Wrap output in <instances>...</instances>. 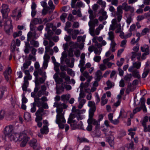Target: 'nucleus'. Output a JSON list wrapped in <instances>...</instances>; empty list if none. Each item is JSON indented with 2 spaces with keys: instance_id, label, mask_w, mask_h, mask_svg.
Here are the masks:
<instances>
[{
  "instance_id": "nucleus-7",
  "label": "nucleus",
  "mask_w": 150,
  "mask_h": 150,
  "mask_svg": "<svg viewBox=\"0 0 150 150\" xmlns=\"http://www.w3.org/2000/svg\"><path fill=\"white\" fill-rule=\"evenodd\" d=\"M18 141H21L20 144V146L21 147H24L25 146L29 139L28 137L26 134L24 132L21 133L19 134H18Z\"/></svg>"
},
{
  "instance_id": "nucleus-15",
  "label": "nucleus",
  "mask_w": 150,
  "mask_h": 150,
  "mask_svg": "<svg viewBox=\"0 0 150 150\" xmlns=\"http://www.w3.org/2000/svg\"><path fill=\"white\" fill-rule=\"evenodd\" d=\"M126 113L123 110H121L120 112V115L118 117L117 119H115L114 120H112L111 122L113 124L116 125L119 123V121L118 119L120 117H122V118L125 117H126Z\"/></svg>"
},
{
  "instance_id": "nucleus-25",
  "label": "nucleus",
  "mask_w": 150,
  "mask_h": 150,
  "mask_svg": "<svg viewBox=\"0 0 150 150\" xmlns=\"http://www.w3.org/2000/svg\"><path fill=\"white\" fill-rule=\"evenodd\" d=\"M38 37L36 36V33H33L30 31L28 32L27 34V41L29 42L31 39L33 40L36 39L38 38Z\"/></svg>"
},
{
  "instance_id": "nucleus-4",
  "label": "nucleus",
  "mask_w": 150,
  "mask_h": 150,
  "mask_svg": "<svg viewBox=\"0 0 150 150\" xmlns=\"http://www.w3.org/2000/svg\"><path fill=\"white\" fill-rule=\"evenodd\" d=\"M117 11L115 14V17L118 23L120 22L121 21L123 13V10L125 12L129 11L131 13H133L134 11V8L129 6L126 2L123 3L122 5H119L117 8Z\"/></svg>"
},
{
  "instance_id": "nucleus-52",
  "label": "nucleus",
  "mask_w": 150,
  "mask_h": 150,
  "mask_svg": "<svg viewBox=\"0 0 150 150\" xmlns=\"http://www.w3.org/2000/svg\"><path fill=\"white\" fill-rule=\"evenodd\" d=\"M97 3L102 6V7L104 8L106 6V3L102 0H98L97 1Z\"/></svg>"
},
{
  "instance_id": "nucleus-56",
  "label": "nucleus",
  "mask_w": 150,
  "mask_h": 150,
  "mask_svg": "<svg viewBox=\"0 0 150 150\" xmlns=\"http://www.w3.org/2000/svg\"><path fill=\"white\" fill-rule=\"evenodd\" d=\"M50 58V57L49 55L45 52V54L44 56V62H48Z\"/></svg>"
},
{
  "instance_id": "nucleus-48",
  "label": "nucleus",
  "mask_w": 150,
  "mask_h": 150,
  "mask_svg": "<svg viewBox=\"0 0 150 150\" xmlns=\"http://www.w3.org/2000/svg\"><path fill=\"white\" fill-rule=\"evenodd\" d=\"M110 45L111 47L109 50H111L112 52H114L115 51V47L116 45V44L115 43V42H111Z\"/></svg>"
},
{
  "instance_id": "nucleus-50",
  "label": "nucleus",
  "mask_w": 150,
  "mask_h": 150,
  "mask_svg": "<svg viewBox=\"0 0 150 150\" xmlns=\"http://www.w3.org/2000/svg\"><path fill=\"white\" fill-rule=\"evenodd\" d=\"M114 137H112L111 139H110L109 138L108 139V141L109 143L110 146L111 147H112L113 149L114 148Z\"/></svg>"
},
{
  "instance_id": "nucleus-2",
  "label": "nucleus",
  "mask_w": 150,
  "mask_h": 150,
  "mask_svg": "<svg viewBox=\"0 0 150 150\" xmlns=\"http://www.w3.org/2000/svg\"><path fill=\"white\" fill-rule=\"evenodd\" d=\"M71 111V113L70 114L68 119V123L70 124L73 129H75L76 128L82 129L83 126L82 122L80 121L78 122L74 119L75 117L78 120L82 119L80 114V110L76 109V107L73 106Z\"/></svg>"
},
{
  "instance_id": "nucleus-22",
  "label": "nucleus",
  "mask_w": 150,
  "mask_h": 150,
  "mask_svg": "<svg viewBox=\"0 0 150 150\" xmlns=\"http://www.w3.org/2000/svg\"><path fill=\"white\" fill-rule=\"evenodd\" d=\"M116 17V18L113 19L111 21L112 24L110 25L109 30H114L116 27V26L117 25L120 26V24H117V22H118L117 21V17Z\"/></svg>"
},
{
  "instance_id": "nucleus-35",
  "label": "nucleus",
  "mask_w": 150,
  "mask_h": 150,
  "mask_svg": "<svg viewBox=\"0 0 150 150\" xmlns=\"http://www.w3.org/2000/svg\"><path fill=\"white\" fill-rule=\"evenodd\" d=\"M70 98V95L69 94H67L62 95L61 97V99L64 102L67 101Z\"/></svg>"
},
{
  "instance_id": "nucleus-23",
  "label": "nucleus",
  "mask_w": 150,
  "mask_h": 150,
  "mask_svg": "<svg viewBox=\"0 0 150 150\" xmlns=\"http://www.w3.org/2000/svg\"><path fill=\"white\" fill-rule=\"evenodd\" d=\"M18 134L14 133L13 132L7 137L11 141L16 142L18 141Z\"/></svg>"
},
{
  "instance_id": "nucleus-41",
  "label": "nucleus",
  "mask_w": 150,
  "mask_h": 150,
  "mask_svg": "<svg viewBox=\"0 0 150 150\" xmlns=\"http://www.w3.org/2000/svg\"><path fill=\"white\" fill-rule=\"evenodd\" d=\"M109 37L108 38V39L111 41L112 42H114L113 40L114 38V33L112 31H109L108 33Z\"/></svg>"
},
{
  "instance_id": "nucleus-21",
  "label": "nucleus",
  "mask_w": 150,
  "mask_h": 150,
  "mask_svg": "<svg viewBox=\"0 0 150 150\" xmlns=\"http://www.w3.org/2000/svg\"><path fill=\"white\" fill-rule=\"evenodd\" d=\"M18 12V8H16L14 9L12 12V16L13 17H15L16 15H17V21L19 19V18L21 17L22 16L21 12V10H18V13L16 14Z\"/></svg>"
},
{
  "instance_id": "nucleus-27",
  "label": "nucleus",
  "mask_w": 150,
  "mask_h": 150,
  "mask_svg": "<svg viewBox=\"0 0 150 150\" xmlns=\"http://www.w3.org/2000/svg\"><path fill=\"white\" fill-rule=\"evenodd\" d=\"M102 72L100 70H98L95 74V80L97 81H100L102 78Z\"/></svg>"
},
{
  "instance_id": "nucleus-16",
  "label": "nucleus",
  "mask_w": 150,
  "mask_h": 150,
  "mask_svg": "<svg viewBox=\"0 0 150 150\" xmlns=\"http://www.w3.org/2000/svg\"><path fill=\"white\" fill-rule=\"evenodd\" d=\"M98 40L100 43H97L96 45H95V47L98 48H101L103 46H104L107 44L106 41L103 40V38L101 36L98 37Z\"/></svg>"
},
{
  "instance_id": "nucleus-1",
  "label": "nucleus",
  "mask_w": 150,
  "mask_h": 150,
  "mask_svg": "<svg viewBox=\"0 0 150 150\" xmlns=\"http://www.w3.org/2000/svg\"><path fill=\"white\" fill-rule=\"evenodd\" d=\"M54 106L57 108L56 110L57 115L55 122L58 125L59 129H63L64 128L65 132H67L69 129V127L67 124H64L66 123V120L64 117V112H63V110L67 108L68 106L64 103H54Z\"/></svg>"
},
{
  "instance_id": "nucleus-51",
  "label": "nucleus",
  "mask_w": 150,
  "mask_h": 150,
  "mask_svg": "<svg viewBox=\"0 0 150 150\" xmlns=\"http://www.w3.org/2000/svg\"><path fill=\"white\" fill-rule=\"evenodd\" d=\"M132 72L133 75L134 77L138 79L140 78V76L139 75V72L138 71L135 70L133 71H132Z\"/></svg>"
},
{
  "instance_id": "nucleus-29",
  "label": "nucleus",
  "mask_w": 150,
  "mask_h": 150,
  "mask_svg": "<svg viewBox=\"0 0 150 150\" xmlns=\"http://www.w3.org/2000/svg\"><path fill=\"white\" fill-rule=\"evenodd\" d=\"M66 64H67L68 66L71 68L73 67L74 64V59L73 58L71 61V62H70V59H67L65 60Z\"/></svg>"
},
{
  "instance_id": "nucleus-11",
  "label": "nucleus",
  "mask_w": 150,
  "mask_h": 150,
  "mask_svg": "<svg viewBox=\"0 0 150 150\" xmlns=\"http://www.w3.org/2000/svg\"><path fill=\"white\" fill-rule=\"evenodd\" d=\"M47 112V111L44 110L42 108H39L35 113L36 120H42V116L46 114Z\"/></svg>"
},
{
  "instance_id": "nucleus-14",
  "label": "nucleus",
  "mask_w": 150,
  "mask_h": 150,
  "mask_svg": "<svg viewBox=\"0 0 150 150\" xmlns=\"http://www.w3.org/2000/svg\"><path fill=\"white\" fill-rule=\"evenodd\" d=\"M13 127L12 125L6 126L3 131L5 135L7 137L13 132Z\"/></svg>"
},
{
  "instance_id": "nucleus-46",
  "label": "nucleus",
  "mask_w": 150,
  "mask_h": 150,
  "mask_svg": "<svg viewBox=\"0 0 150 150\" xmlns=\"http://www.w3.org/2000/svg\"><path fill=\"white\" fill-rule=\"evenodd\" d=\"M30 43L31 45H32L35 47H38L39 46V43L37 41L35 40H32L30 41Z\"/></svg>"
},
{
  "instance_id": "nucleus-36",
  "label": "nucleus",
  "mask_w": 150,
  "mask_h": 150,
  "mask_svg": "<svg viewBox=\"0 0 150 150\" xmlns=\"http://www.w3.org/2000/svg\"><path fill=\"white\" fill-rule=\"evenodd\" d=\"M136 130V128L135 127L133 128H131L128 130V132H129L128 134L131 136L132 138L134 137V136L135 134V132H133V131H135Z\"/></svg>"
},
{
  "instance_id": "nucleus-31",
  "label": "nucleus",
  "mask_w": 150,
  "mask_h": 150,
  "mask_svg": "<svg viewBox=\"0 0 150 150\" xmlns=\"http://www.w3.org/2000/svg\"><path fill=\"white\" fill-rule=\"evenodd\" d=\"M141 49L142 52L146 53V54H149V47L148 45H145L141 47Z\"/></svg>"
},
{
  "instance_id": "nucleus-58",
  "label": "nucleus",
  "mask_w": 150,
  "mask_h": 150,
  "mask_svg": "<svg viewBox=\"0 0 150 150\" xmlns=\"http://www.w3.org/2000/svg\"><path fill=\"white\" fill-rule=\"evenodd\" d=\"M149 32V29L147 28H144L143 29L141 33V35H145L147 33Z\"/></svg>"
},
{
  "instance_id": "nucleus-30",
  "label": "nucleus",
  "mask_w": 150,
  "mask_h": 150,
  "mask_svg": "<svg viewBox=\"0 0 150 150\" xmlns=\"http://www.w3.org/2000/svg\"><path fill=\"white\" fill-rule=\"evenodd\" d=\"M120 36V37L123 39H126L130 37L132 35V33L129 32L125 34H124V33L122 32H121Z\"/></svg>"
},
{
  "instance_id": "nucleus-57",
  "label": "nucleus",
  "mask_w": 150,
  "mask_h": 150,
  "mask_svg": "<svg viewBox=\"0 0 150 150\" xmlns=\"http://www.w3.org/2000/svg\"><path fill=\"white\" fill-rule=\"evenodd\" d=\"M48 4L50 7V9L52 10H54V9L55 6L54 5L53 2L52 0H50L48 1Z\"/></svg>"
},
{
  "instance_id": "nucleus-59",
  "label": "nucleus",
  "mask_w": 150,
  "mask_h": 150,
  "mask_svg": "<svg viewBox=\"0 0 150 150\" xmlns=\"http://www.w3.org/2000/svg\"><path fill=\"white\" fill-rule=\"evenodd\" d=\"M124 59L123 58H121L120 61L117 62V64L119 67H121L122 65L124 62Z\"/></svg>"
},
{
  "instance_id": "nucleus-54",
  "label": "nucleus",
  "mask_w": 150,
  "mask_h": 150,
  "mask_svg": "<svg viewBox=\"0 0 150 150\" xmlns=\"http://www.w3.org/2000/svg\"><path fill=\"white\" fill-rule=\"evenodd\" d=\"M96 47V48H95L93 50L94 52L96 54L99 55L101 53L102 49L101 48L98 49H97L98 48L97 47Z\"/></svg>"
},
{
  "instance_id": "nucleus-12",
  "label": "nucleus",
  "mask_w": 150,
  "mask_h": 150,
  "mask_svg": "<svg viewBox=\"0 0 150 150\" xmlns=\"http://www.w3.org/2000/svg\"><path fill=\"white\" fill-rule=\"evenodd\" d=\"M30 146L34 149H39L41 148V146L39 143L38 142L36 139H33L29 143Z\"/></svg>"
},
{
  "instance_id": "nucleus-34",
  "label": "nucleus",
  "mask_w": 150,
  "mask_h": 150,
  "mask_svg": "<svg viewBox=\"0 0 150 150\" xmlns=\"http://www.w3.org/2000/svg\"><path fill=\"white\" fill-rule=\"evenodd\" d=\"M25 48L24 50V52L26 54H28L29 52L30 49L32 48V47L30 46L29 43L28 42H25Z\"/></svg>"
},
{
  "instance_id": "nucleus-20",
  "label": "nucleus",
  "mask_w": 150,
  "mask_h": 150,
  "mask_svg": "<svg viewBox=\"0 0 150 150\" xmlns=\"http://www.w3.org/2000/svg\"><path fill=\"white\" fill-rule=\"evenodd\" d=\"M87 122L88 124H93L96 125V128L98 129L100 127V122L98 120L93 119H88L87 120Z\"/></svg>"
},
{
  "instance_id": "nucleus-40",
  "label": "nucleus",
  "mask_w": 150,
  "mask_h": 150,
  "mask_svg": "<svg viewBox=\"0 0 150 150\" xmlns=\"http://www.w3.org/2000/svg\"><path fill=\"white\" fill-rule=\"evenodd\" d=\"M132 75L131 74H128L125 75L124 79L125 81L129 82L132 80Z\"/></svg>"
},
{
  "instance_id": "nucleus-47",
  "label": "nucleus",
  "mask_w": 150,
  "mask_h": 150,
  "mask_svg": "<svg viewBox=\"0 0 150 150\" xmlns=\"http://www.w3.org/2000/svg\"><path fill=\"white\" fill-rule=\"evenodd\" d=\"M96 110H95V108L92 110L89 109V119H93V117L94 115V113Z\"/></svg>"
},
{
  "instance_id": "nucleus-64",
  "label": "nucleus",
  "mask_w": 150,
  "mask_h": 150,
  "mask_svg": "<svg viewBox=\"0 0 150 150\" xmlns=\"http://www.w3.org/2000/svg\"><path fill=\"white\" fill-rule=\"evenodd\" d=\"M136 29V25L134 24H133L130 26L129 29L130 32L132 33V31L135 30Z\"/></svg>"
},
{
  "instance_id": "nucleus-28",
  "label": "nucleus",
  "mask_w": 150,
  "mask_h": 150,
  "mask_svg": "<svg viewBox=\"0 0 150 150\" xmlns=\"http://www.w3.org/2000/svg\"><path fill=\"white\" fill-rule=\"evenodd\" d=\"M106 94L104 93L101 98V105L104 106L108 102V99L106 98Z\"/></svg>"
},
{
  "instance_id": "nucleus-9",
  "label": "nucleus",
  "mask_w": 150,
  "mask_h": 150,
  "mask_svg": "<svg viewBox=\"0 0 150 150\" xmlns=\"http://www.w3.org/2000/svg\"><path fill=\"white\" fill-rule=\"evenodd\" d=\"M42 77L39 78H38V77H35V87L34 88L35 92L38 91L39 90L38 85L39 84L43 83L45 81L46 76H42Z\"/></svg>"
},
{
  "instance_id": "nucleus-63",
  "label": "nucleus",
  "mask_w": 150,
  "mask_h": 150,
  "mask_svg": "<svg viewBox=\"0 0 150 150\" xmlns=\"http://www.w3.org/2000/svg\"><path fill=\"white\" fill-rule=\"evenodd\" d=\"M22 32L20 30L18 32H15L13 33V36L14 38L21 36L22 34Z\"/></svg>"
},
{
  "instance_id": "nucleus-26",
  "label": "nucleus",
  "mask_w": 150,
  "mask_h": 150,
  "mask_svg": "<svg viewBox=\"0 0 150 150\" xmlns=\"http://www.w3.org/2000/svg\"><path fill=\"white\" fill-rule=\"evenodd\" d=\"M132 55L131 59L132 61H134L135 59L137 58L138 60H139L140 59L141 54L140 53H137L136 52H132Z\"/></svg>"
},
{
  "instance_id": "nucleus-3",
  "label": "nucleus",
  "mask_w": 150,
  "mask_h": 150,
  "mask_svg": "<svg viewBox=\"0 0 150 150\" xmlns=\"http://www.w3.org/2000/svg\"><path fill=\"white\" fill-rule=\"evenodd\" d=\"M1 11L3 18V20L4 22V30L6 32L9 34L12 32L13 27L12 25L11 20L8 17V13L10 11L8 6L5 4H3L1 7Z\"/></svg>"
},
{
  "instance_id": "nucleus-18",
  "label": "nucleus",
  "mask_w": 150,
  "mask_h": 150,
  "mask_svg": "<svg viewBox=\"0 0 150 150\" xmlns=\"http://www.w3.org/2000/svg\"><path fill=\"white\" fill-rule=\"evenodd\" d=\"M35 77H38V75L41 76H46V73L43 68H41L38 69L35 71L33 73Z\"/></svg>"
},
{
  "instance_id": "nucleus-39",
  "label": "nucleus",
  "mask_w": 150,
  "mask_h": 150,
  "mask_svg": "<svg viewBox=\"0 0 150 150\" xmlns=\"http://www.w3.org/2000/svg\"><path fill=\"white\" fill-rule=\"evenodd\" d=\"M88 106L91 107V108L90 109L92 110L93 108L95 109V110H96V108L95 105V103L94 101H89L88 102Z\"/></svg>"
},
{
  "instance_id": "nucleus-24",
  "label": "nucleus",
  "mask_w": 150,
  "mask_h": 150,
  "mask_svg": "<svg viewBox=\"0 0 150 150\" xmlns=\"http://www.w3.org/2000/svg\"><path fill=\"white\" fill-rule=\"evenodd\" d=\"M145 100L144 98H142L141 99L139 103V105L140 106V108H141V110L142 109L143 111L144 112H146L147 110L145 105Z\"/></svg>"
},
{
  "instance_id": "nucleus-19",
  "label": "nucleus",
  "mask_w": 150,
  "mask_h": 150,
  "mask_svg": "<svg viewBox=\"0 0 150 150\" xmlns=\"http://www.w3.org/2000/svg\"><path fill=\"white\" fill-rule=\"evenodd\" d=\"M141 65V62H137L132 63V66H130L128 69V71L129 72H132L134 68H136L137 69H139Z\"/></svg>"
},
{
  "instance_id": "nucleus-5",
  "label": "nucleus",
  "mask_w": 150,
  "mask_h": 150,
  "mask_svg": "<svg viewBox=\"0 0 150 150\" xmlns=\"http://www.w3.org/2000/svg\"><path fill=\"white\" fill-rule=\"evenodd\" d=\"M71 23L67 21L66 23L64 30L68 34L71 36L73 40H75L76 38L77 35L80 33V31L77 29L74 30L72 28H69L71 27Z\"/></svg>"
},
{
  "instance_id": "nucleus-60",
  "label": "nucleus",
  "mask_w": 150,
  "mask_h": 150,
  "mask_svg": "<svg viewBox=\"0 0 150 150\" xmlns=\"http://www.w3.org/2000/svg\"><path fill=\"white\" fill-rule=\"evenodd\" d=\"M67 14L66 13H63L60 16V18L61 21L63 22H65V18L67 17Z\"/></svg>"
},
{
  "instance_id": "nucleus-38",
  "label": "nucleus",
  "mask_w": 150,
  "mask_h": 150,
  "mask_svg": "<svg viewBox=\"0 0 150 150\" xmlns=\"http://www.w3.org/2000/svg\"><path fill=\"white\" fill-rule=\"evenodd\" d=\"M24 118L27 121H29L31 120V116L29 113L25 112L24 114Z\"/></svg>"
},
{
  "instance_id": "nucleus-10",
  "label": "nucleus",
  "mask_w": 150,
  "mask_h": 150,
  "mask_svg": "<svg viewBox=\"0 0 150 150\" xmlns=\"http://www.w3.org/2000/svg\"><path fill=\"white\" fill-rule=\"evenodd\" d=\"M12 70L10 67H8L4 72L3 74L6 81L10 84V80L11 79Z\"/></svg>"
},
{
  "instance_id": "nucleus-37",
  "label": "nucleus",
  "mask_w": 150,
  "mask_h": 150,
  "mask_svg": "<svg viewBox=\"0 0 150 150\" xmlns=\"http://www.w3.org/2000/svg\"><path fill=\"white\" fill-rule=\"evenodd\" d=\"M41 133L42 134H47L49 132L48 127L47 125H44L42 128L40 129Z\"/></svg>"
},
{
  "instance_id": "nucleus-61",
  "label": "nucleus",
  "mask_w": 150,
  "mask_h": 150,
  "mask_svg": "<svg viewBox=\"0 0 150 150\" xmlns=\"http://www.w3.org/2000/svg\"><path fill=\"white\" fill-rule=\"evenodd\" d=\"M101 59V57L100 56L96 55L94 57L93 59L95 62H100Z\"/></svg>"
},
{
  "instance_id": "nucleus-44",
  "label": "nucleus",
  "mask_w": 150,
  "mask_h": 150,
  "mask_svg": "<svg viewBox=\"0 0 150 150\" xmlns=\"http://www.w3.org/2000/svg\"><path fill=\"white\" fill-rule=\"evenodd\" d=\"M39 97H38V98H35L34 102L37 104V106L38 107H40L42 105V103L41 102L39 101L40 98Z\"/></svg>"
},
{
  "instance_id": "nucleus-6",
  "label": "nucleus",
  "mask_w": 150,
  "mask_h": 150,
  "mask_svg": "<svg viewBox=\"0 0 150 150\" xmlns=\"http://www.w3.org/2000/svg\"><path fill=\"white\" fill-rule=\"evenodd\" d=\"M46 26L45 29L47 31V34H45L44 35L46 38L50 40V37L52 35L53 33L50 29L51 28L54 31L56 29V27L54 26L53 23H47L46 24Z\"/></svg>"
},
{
  "instance_id": "nucleus-53",
  "label": "nucleus",
  "mask_w": 150,
  "mask_h": 150,
  "mask_svg": "<svg viewBox=\"0 0 150 150\" xmlns=\"http://www.w3.org/2000/svg\"><path fill=\"white\" fill-rule=\"evenodd\" d=\"M99 13H101L102 15V16L104 17L105 19H106L107 18L108 16L106 15V12L104 11L103 9L100 10Z\"/></svg>"
},
{
  "instance_id": "nucleus-13",
  "label": "nucleus",
  "mask_w": 150,
  "mask_h": 150,
  "mask_svg": "<svg viewBox=\"0 0 150 150\" xmlns=\"http://www.w3.org/2000/svg\"><path fill=\"white\" fill-rule=\"evenodd\" d=\"M42 21L40 18H35L33 19L31 21L30 27L31 30H35L34 25L42 23Z\"/></svg>"
},
{
  "instance_id": "nucleus-17",
  "label": "nucleus",
  "mask_w": 150,
  "mask_h": 150,
  "mask_svg": "<svg viewBox=\"0 0 150 150\" xmlns=\"http://www.w3.org/2000/svg\"><path fill=\"white\" fill-rule=\"evenodd\" d=\"M46 87L45 85L41 86V90L39 91L37 93V96L38 97H41L42 95H45L47 96L48 95V92L46 91Z\"/></svg>"
},
{
  "instance_id": "nucleus-32",
  "label": "nucleus",
  "mask_w": 150,
  "mask_h": 150,
  "mask_svg": "<svg viewBox=\"0 0 150 150\" xmlns=\"http://www.w3.org/2000/svg\"><path fill=\"white\" fill-rule=\"evenodd\" d=\"M78 102H79V105L78 106V108L81 109L83 107V105L85 103L86 100L84 99H81L80 98H78Z\"/></svg>"
},
{
  "instance_id": "nucleus-62",
  "label": "nucleus",
  "mask_w": 150,
  "mask_h": 150,
  "mask_svg": "<svg viewBox=\"0 0 150 150\" xmlns=\"http://www.w3.org/2000/svg\"><path fill=\"white\" fill-rule=\"evenodd\" d=\"M144 127V131L145 132H150V125H148L147 126L146 125H144L143 126Z\"/></svg>"
},
{
  "instance_id": "nucleus-45",
  "label": "nucleus",
  "mask_w": 150,
  "mask_h": 150,
  "mask_svg": "<svg viewBox=\"0 0 150 150\" xmlns=\"http://www.w3.org/2000/svg\"><path fill=\"white\" fill-rule=\"evenodd\" d=\"M24 83L22 86L23 90L24 91H26L27 87L28 86L29 82L28 81H24Z\"/></svg>"
},
{
  "instance_id": "nucleus-49",
  "label": "nucleus",
  "mask_w": 150,
  "mask_h": 150,
  "mask_svg": "<svg viewBox=\"0 0 150 150\" xmlns=\"http://www.w3.org/2000/svg\"><path fill=\"white\" fill-rule=\"evenodd\" d=\"M6 115V113L4 110H1L0 111V120L3 119Z\"/></svg>"
},
{
  "instance_id": "nucleus-42",
  "label": "nucleus",
  "mask_w": 150,
  "mask_h": 150,
  "mask_svg": "<svg viewBox=\"0 0 150 150\" xmlns=\"http://www.w3.org/2000/svg\"><path fill=\"white\" fill-rule=\"evenodd\" d=\"M6 90L5 87H2L0 88V99L2 98L4 94L5 91Z\"/></svg>"
},
{
  "instance_id": "nucleus-8",
  "label": "nucleus",
  "mask_w": 150,
  "mask_h": 150,
  "mask_svg": "<svg viewBox=\"0 0 150 150\" xmlns=\"http://www.w3.org/2000/svg\"><path fill=\"white\" fill-rule=\"evenodd\" d=\"M98 20L96 19L90 20L88 22V24L90 27L89 30L91 35L93 36L95 35L94 32L95 28L96 26L98 25Z\"/></svg>"
},
{
  "instance_id": "nucleus-33",
  "label": "nucleus",
  "mask_w": 150,
  "mask_h": 150,
  "mask_svg": "<svg viewBox=\"0 0 150 150\" xmlns=\"http://www.w3.org/2000/svg\"><path fill=\"white\" fill-rule=\"evenodd\" d=\"M106 84L108 87L104 88L105 90H108L114 86V83L110 81L109 80L107 81Z\"/></svg>"
},
{
  "instance_id": "nucleus-55",
  "label": "nucleus",
  "mask_w": 150,
  "mask_h": 150,
  "mask_svg": "<svg viewBox=\"0 0 150 150\" xmlns=\"http://www.w3.org/2000/svg\"><path fill=\"white\" fill-rule=\"evenodd\" d=\"M106 64H101L99 65V68L102 71H104L107 69V67L106 66Z\"/></svg>"
},
{
  "instance_id": "nucleus-43",
  "label": "nucleus",
  "mask_w": 150,
  "mask_h": 150,
  "mask_svg": "<svg viewBox=\"0 0 150 150\" xmlns=\"http://www.w3.org/2000/svg\"><path fill=\"white\" fill-rule=\"evenodd\" d=\"M114 58V55L113 54H112L110 57L104 59L103 60V63L104 64H107V63L110 62L109 61L113 59Z\"/></svg>"
}]
</instances>
